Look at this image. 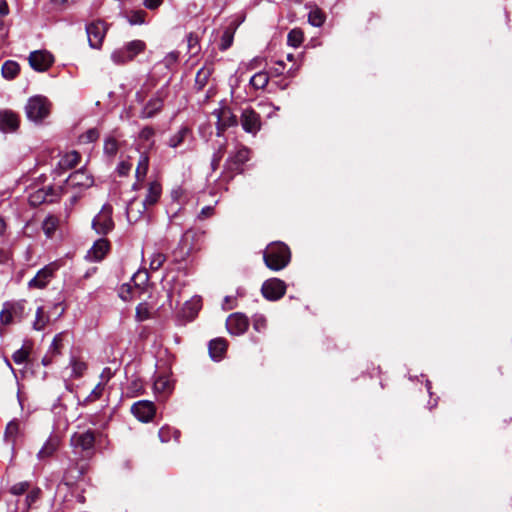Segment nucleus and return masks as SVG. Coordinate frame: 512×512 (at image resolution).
Wrapping results in <instances>:
<instances>
[{"mask_svg": "<svg viewBox=\"0 0 512 512\" xmlns=\"http://www.w3.org/2000/svg\"><path fill=\"white\" fill-rule=\"evenodd\" d=\"M54 62L51 53L46 50H36L29 55V64L37 72L47 71Z\"/></svg>", "mask_w": 512, "mask_h": 512, "instance_id": "obj_8", "label": "nucleus"}, {"mask_svg": "<svg viewBox=\"0 0 512 512\" xmlns=\"http://www.w3.org/2000/svg\"><path fill=\"white\" fill-rule=\"evenodd\" d=\"M129 54L126 52L124 46L122 48L116 49L111 54V59L115 64H124L131 61V58H127Z\"/></svg>", "mask_w": 512, "mask_h": 512, "instance_id": "obj_37", "label": "nucleus"}, {"mask_svg": "<svg viewBox=\"0 0 512 512\" xmlns=\"http://www.w3.org/2000/svg\"><path fill=\"white\" fill-rule=\"evenodd\" d=\"M146 209H143L141 202L132 200L129 202L126 208V215L129 222H136L144 213Z\"/></svg>", "mask_w": 512, "mask_h": 512, "instance_id": "obj_24", "label": "nucleus"}, {"mask_svg": "<svg viewBox=\"0 0 512 512\" xmlns=\"http://www.w3.org/2000/svg\"><path fill=\"white\" fill-rule=\"evenodd\" d=\"M149 280L147 271L139 270L133 274L130 283L124 284L122 289L127 288V292L131 293V297L140 294L146 287Z\"/></svg>", "mask_w": 512, "mask_h": 512, "instance_id": "obj_16", "label": "nucleus"}, {"mask_svg": "<svg viewBox=\"0 0 512 512\" xmlns=\"http://www.w3.org/2000/svg\"><path fill=\"white\" fill-rule=\"evenodd\" d=\"M99 138V132L97 129L92 128L81 135L80 139L82 142L91 143L95 142Z\"/></svg>", "mask_w": 512, "mask_h": 512, "instance_id": "obj_46", "label": "nucleus"}, {"mask_svg": "<svg viewBox=\"0 0 512 512\" xmlns=\"http://www.w3.org/2000/svg\"><path fill=\"white\" fill-rule=\"evenodd\" d=\"M0 13L3 14V15L8 13V8H7V5L5 3L0 5Z\"/></svg>", "mask_w": 512, "mask_h": 512, "instance_id": "obj_62", "label": "nucleus"}, {"mask_svg": "<svg viewBox=\"0 0 512 512\" xmlns=\"http://www.w3.org/2000/svg\"><path fill=\"white\" fill-rule=\"evenodd\" d=\"M131 412L139 421L147 423L155 415V406L151 401L140 400L132 405Z\"/></svg>", "mask_w": 512, "mask_h": 512, "instance_id": "obj_11", "label": "nucleus"}, {"mask_svg": "<svg viewBox=\"0 0 512 512\" xmlns=\"http://www.w3.org/2000/svg\"><path fill=\"white\" fill-rule=\"evenodd\" d=\"M71 445L80 452L91 451L94 448L95 436L91 430L74 433L70 439Z\"/></svg>", "mask_w": 512, "mask_h": 512, "instance_id": "obj_12", "label": "nucleus"}, {"mask_svg": "<svg viewBox=\"0 0 512 512\" xmlns=\"http://www.w3.org/2000/svg\"><path fill=\"white\" fill-rule=\"evenodd\" d=\"M163 4V0H143V5L146 9L156 10Z\"/></svg>", "mask_w": 512, "mask_h": 512, "instance_id": "obj_55", "label": "nucleus"}, {"mask_svg": "<svg viewBox=\"0 0 512 512\" xmlns=\"http://www.w3.org/2000/svg\"><path fill=\"white\" fill-rule=\"evenodd\" d=\"M59 447V439L57 437H49L42 448L39 450L37 454V458L42 460L44 458L50 457L54 454V452Z\"/></svg>", "mask_w": 512, "mask_h": 512, "instance_id": "obj_23", "label": "nucleus"}, {"mask_svg": "<svg viewBox=\"0 0 512 512\" xmlns=\"http://www.w3.org/2000/svg\"><path fill=\"white\" fill-rule=\"evenodd\" d=\"M104 388H105V384L99 382L95 386V388L91 391V393L88 395V397L86 398V401L93 402V401L100 399L103 395Z\"/></svg>", "mask_w": 512, "mask_h": 512, "instance_id": "obj_45", "label": "nucleus"}, {"mask_svg": "<svg viewBox=\"0 0 512 512\" xmlns=\"http://www.w3.org/2000/svg\"><path fill=\"white\" fill-rule=\"evenodd\" d=\"M179 59V52L172 51L169 52L163 59V63L167 68H170L171 66L175 65Z\"/></svg>", "mask_w": 512, "mask_h": 512, "instance_id": "obj_48", "label": "nucleus"}, {"mask_svg": "<svg viewBox=\"0 0 512 512\" xmlns=\"http://www.w3.org/2000/svg\"><path fill=\"white\" fill-rule=\"evenodd\" d=\"M304 40L303 32L300 29H292L287 36V43L289 46L297 48Z\"/></svg>", "mask_w": 512, "mask_h": 512, "instance_id": "obj_35", "label": "nucleus"}, {"mask_svg": "<svg viewBox=\"0 0 512 512\" xmlns=\"http://www.w3.org/2000/svg\"><path fill=\"white\" fill-rule=\"evenodd\" d=\"M135 96H136V100H137L138 102H143V101H144L145 94H144V93H142L141 91L136 92V95H135Z\"/></svg>", "mask_w": 512, "mask_h": 512, "instance_id": "obj_61", "label": "nucleus"}, {"mask_svg": "<svg viewBox=\"0 0 512 512\" xmlns=\"http://www.w3.org/2000/svg\"><path fill=\"white\" fill-rule=\"evenodd\" d=\"M51 103L44 96L30 97L25 106L27 118L34 123H41L50 114Z\"/></svg>", "mask_w": 512, "mask_h": 512, "instance_id": "obj_2", "label": "nucleus"}, {"mask_svg": "<svg viewBox=\"0 0 512 512\" xmlns=\"http://www.w3.org/2000/svg\"><path fill=\"white\" fill-rule=\"evenodd\" d=\"M116 170H117V173L119 174V176H126L129 174V172L131 170V164L126 161H121L117 165Z\"/></svg>", "mask_w": 512, "mask_h": 512, "instance_id": "obj_52", "label": "nucleus"}, {"mask_svg": "<svg viewBox=\"0 0 512 512\" xmlns=\"http://www.w3.org/2000/svg\"><path fill=\"white\" fill-rule=\"evenodd\" d=\"M166 261V256L162 252H154L150 257V268L158 270Z\"/></svg>", "mask_w": 512, "mask_h": 512, "instance_id": "obj_41", "label": "nucleus"}, {"mask_svg": "<svg viewBox=\"0 0 512 512\" xmlns=\"http://www.w3.org/2000/svg\"><path fill=\"white\" fill-rule=\"evenodd\" d=\"M261 292L267 300L276 301L284 296L286 284L278 278H271L262 284Z\"/></svg>", "mask_w": 512, "mask_h": 512, "instance_id": "obj_6", "label": "nucleus"}, {"mask_svg": "<svg viewBox=\"0 0 512 512\" xmlns=\"http://www.w3.org/2000/svg\"><path fill=\"white\" fill-rule=\"evenodd\" d=\"M285 70V63L282 60L276 61L275 66L272 68V73L276 76L283 74Z\"/></svg>", "mask_w": 512, "mask_h": 512, "instance_id": "obj_57", "label": "nucleus"}, {"mask_svg": "<svg viewBox=\"0 0 512 512\" xmlns=\"http://www.w3.org/2000/svg\"><path fill=\"white\" fill-rule=\"evenodd\" d=\"M60 342H61V334H57L49 347V353L51 355L60 353Z\"/></svg>", "mask_w": 512, "mask_h": 512, "instance_id": "obj_51", "label": "nucleus"}, {"mask_svg": "<svg viewBox=\"0 0 512 512\" xmlns=\"http://www.w3.org/2000/svg\"><path fill=\"white\" fill-rule=\"evenodd\" d=\"M28 488H29L28 482H26V481L19 482V483H16L11 486L10 492L13 495H22L23 493H25L27 491Z\"/></svg>", "mask_w": 512, "mask_h": 512, "instance_id": "obj_47", "label": "nucleus"}, {"mask_svg": "<svg viewBox=\"0 0 512 512\" xmlns=\"http://www.w3.org/2000/svg\"><path fill=\"white\" fill-rule=\"evenodd\" d=\"M267 327V320L262 314H255L253 316V328L257 332H263Z\"/></svg>", "mask_w": 512, "mask_h": 512, "instance_id": "obj_44", "label": "nucleus"}, {"mask_svg": "<svg viewBox=\"0 0 512 512\" xmlns=\"http://www.w3.org/2000/svg\"><path fill=\"white\" fill-rule=\"evenodd\" d=\"M24 301H6L0 311V323L9 325L14 320H21L24 316Z\"/></svg>", "mask_w": 512, "mask_h": 512, "instance_id": "obj_3", "label": "nucleus"}, {"mask_svg": "<svg viewBox=\"0 0 512 512\" xmlns=\"http://www.w3.org/2000/svg\"><path fill=\"white\" fill-rule=\"evenodd\" d=\"M234 33L227 29L223 32L220 42V50H227L233 43Z\"/></svg>", "mask_w": 512, "mask_h": 512, "instance_id": "obj_42", "label": "nucleus"}, {"mask_svg": "<svg viewBox=\"0 0 512 512\" xmlns=\"http://www.w3.org/2000/svg\"><path fill=\"white\" fill-rule=\"evenodd\" d=\"M109 250V242L104 238L96 240L93 246L88 250L86 259L92 262L102 260Z\"/></svg>", "mask_w": 512, "mask_h": 512, "instance_id": "obj_18", "label": "nucleus"}, {"mask_svg": "<svg viewBox=\"0 0 512 512\" xmlns=\"http://www.w3.org/2000/svg\"><path fill=\"white\" fill-rule=\"evenodd\" d=\"M141 139L150 140L154 136V129L151 127H144L139 134Z\"/></svg>", "mask_w": 512, "mask_h": 512, "instance_id": "obj_56", "label": "nucleus"}, {"mask_svg": "<svg viewBox=\"0 0 512 512\" xmlns=\"http://www.w3.org/2000/svg\"><path fill=\"white\" fill-rule=\"evenodd\" d=\"M308 22L314 27H320L325 22V14L318 7H314L308 14Z\"/></svg>", "mask_w": 512, "mask_h": 512, "instance_id": "obj_30", "label": "nucleus"}, {"mask_svg": "<svg viewBox=\"0 0 512 512\" xmlns=\"http://www.w3.org/2000/svg\"><path fill=\"white\" fill-rule=\"evenodd\" d=\"M201 308V299L199 297H193L190 301H187L184 307V313L193 319L197 312Z\"/></svg>", "mask_w": 512, "mask_h": 512, "instance_id": "obj_33", "label": "nucleus"}, {"mask_svg": "<svg viewBox=\"0 0 512 512\" xmlns=\"http://www.w3.org/2000/svg\"><path fill=\"white\" fill-rule=\"evenodd\" d=\"M80 161V154L77 151H70L65 153L58 162V169L66 171L74 168Z\"/></svg>", "mask_w": 512, "mask_h": 512, "instance_id": "obj_22", "label": "nucleus"}, {"mask_svg": "<svg viewBox=\"0 0 512 512\" xmlns=\"http://www.w3.org/2000/svg\"><path fill=\"white\" fill-rule=\"evenodd\" d=\"M189 133V129L186 127H182L177 133L171 136L169 140V145L172 148H176L184 141V138Z\"/></svg>", "mask_w": 512, "mask_h": 512, "instance_id": "obj_38", "label": "nucleus"}, {"mask_svg": "<svg viewBox=\"0 0 512 512\" xmlns=\"http://www.w3.org/2000/svg\"><path fill=\"white\" fill-rule=\"evenodd\" d=\"M52 362L51 358H49L48 356H45L43 359H42V364L44 366H48L50 363Z\"/></svg>", "mask_w": 512, "mask_h": 512, "instance_id": "obj_63", "label": "nucleus"}, {"mask_svg": "<svg viewBox=\"0 0 512 512\" xmlns=\"http://www.w3.org/2000/svg\"><path fill=\"white\" fill-rule=\"evenodd\" d=\"M261 61L262 59L259 58V57H255L253 58L248 64H247V68L248 69H255V68H258L261 66Z\"/></svg>", "mask_w": 512, "mask_h": 512, "instance_id": "obj_58", "label": "nucleus"}, {"mask_svg": "<svg viewBox=\"0 0 512 512\" xmlns=\"http://www.w3.org/2000/svg\"><path fill=\"white\" fill-rule=\"evenodd\" d=\"M164 95L162 91H157L140 111V118L150 119L156 116L163 108Z\"/></svg>", "mask_w": 512, "mask_h": 512, "instance_id": "obj_10", "label": "nucleus"}, {"mask_svg": "<svg viewBox=\"0 0 512 512\" xmlns=\"http://www.w3.org/2000/svg\"><path fill=\"white\" fill-rule=\"evenodd\" d=\"M76 0H51V2L56 6H64L74 3Z\"/></svg>", "mask_w": 512, "mask_h": 512, "instance_id": "obj_59", "label": "nucleus"}, {"mask_svg": "<svg viewBox=\"0 0 512 512\" xmlns=\"http://www.w3.org/2000/svg\"><path fill=\"white\" fill-rule=\"evenodd\" d=\"M103 149L105 154L114 156L118 151V143L114 138H107L104 142Z\"/></svg>", "mask_w": 512, "mask_h": 512, "instance_id": "obj_43", "label": "nucleus"}, {"mask_svg": "<svg viewBox=\"0 0 512 512\" xmlns=\"http://www.w3.org/2000/svg\"><path fill=\"white\" fill-rule=\"evenodd\" d=\"M250 149L246 146L240 145L237 147L236 151L230 154L227 163L231 170L242 173V166L249 161L250 159Z\"/></svg>", "mask_w": 512, "mask_h": 512, "instance_id": "obj_13", "label": "nucleus"}, {"mask_svg": "<svg viewBox=\"0 0 512 512\" xmlns=\"http://www.w3.org/2000/svg\"><path fill=\"white\" fill-rule=\"evenodd\" d=\"M147 13L144 10H133L126 15L130 25H143L146 23Z\"/></svg>", "mask_w": 512, "mask_h": 512, "instance_id": "obj_31", "label": "nucleus"}, {"mask_svg": "<svg viewBox=\"0 0 512 512\" xmlns=\"http://www.w3.org/2000/svg\"><path fill=\"white\" fill-rule=\"evenodd\" d=\"M115 375V371L110 367H105L100 374V381L103 384H107Z\"/></svg>", "mask_w": 512, "mask_h": 512, "instance_id": "obj_50", "label": "nucleus"}, {"mask_svg": "<svg viewBox=\"0 0 512 512\" xmlns=\"http://www.w3.org/2000/svg\"><path fill=\"white\" fill-rule=\"evenodd\" d=\"M208 349L212 360L220 361L227 350V343L223 338H215L209 342Z\"/></svg>", "mask_w": 512, "mask_h": 512, "instance_id": "obj_21", "label": "nucleus"}, {"mask_svg": "<svg viewBox=\"0 0 512 512\" xmlns=\"http://www.w3.org/2000/svg\"><path fill=\"white\" fill-rule=\"evenodd\" d=\"M213 214H214V207L213 206H205L201 209L197 218L199 220H204V219L211 217Z\"/></svg>", "mask_w": 512, "mask_h": 512, "instance_id": "obj_53", "label": "nucleus"}, {"mask_svg": "<svg viewBox=\"0 0 512 512\" xmlns=\"http://www.w3.org/2000/svg\"><path fill=\"white\" fill-rule=\"evenodd\" d=\"M71 376L73 378H80L87 370V364L84 361H80L74 357L70 359Z\"/></svg>", "mask_w": 512, "mask_h": 512, "instance_id": "obj_32", "label": "nucleus"}, {"mask_svg": "<svg viewBox=\"0 0 512 512\" xmlns=\"http://www.w3.org/2000/svg\"><path fill=\"white\" fill-rule=\"evenodd\" d=\"M198 44H199L198 36L194 33H189L187 35V45H188L189 50L196 49L198 47Z\"/></svg>", "mask_w": 512, "mask_h": 512, "instance_id": "obj_54", "label": "nucleus"}, {"mask_svg": "<svg viewBox=\"0 0 512 512\" xmlns=\"http://www.w3.org/2000/svg\"><path fill=\"white\" fill-rule=\"evenodd\" d=\"M68 185L78 188H89L93 185L94 179L85 170L79 169L67 178Z\"/></svg>", "mask_w": 512, "mask_h": 512, "instance_id": "obj_17", "label": "nucleus"}, {"mask_svg": "<svg viewBox=\"0 0 512 512\" xmlns=\"http://www.w3.org/2000/svg\"><path fill=\"white\" fill-rule=\"evenodd\" d=\"M19 126V118L16 113L10 110L0 111V130L3 132H13Z\"/></svg>", "mask_w": 512, "mask_h": 512, "instance_id": "obj_19", "label": "nucleus"}, {"mask_svg": "<svg viewBox=\"0 0 512 512\" xmlns=\"http://www.w3.org/2000/svg\"><path fill=\"white\" fill-rule=\"evenodd\" d=\"M248 326V318L242 313H233L226 320V328L231 335L244 334Z\"/></svg>", "mask_w": 512, "mask_h": 512, "instance_id": "obj_14", "label": "nucleus"}, {"mask_svg": "<svg viewBox=\"0 0 512 512\" xmlns=\"http://www.w3.org/2000/svg\"><path fill=\"white\" fill-rule=\"evenodd\" d=\"M2 75L5 79H14L20 71V66L16 61L7 60L2 65Z\"/></svg>", "mask_w": 512, "mask_h": 512, "instance_id": "obj_26", "label": "nucleus"}, {"mask_svg": "<svg viewBox=\"0 0 512 512\" xmlns=\"http://www.w3.org/2000/svg\"><path fill=\"white\" fill-rule=\"evenodd\" d=\"M92 228L99 235H107L114 229L112 208L104 205L92 221Z\"/></svg>", "mask_w": 512, "mask_h": 512, "instance_id": "obj_4", "label": "nucleus"}, {"mask_svg": "<svg viewBox=\"0 0 512 512\" xmlns=\"http://www.w3.org/2000/svg\"><path fill=\"white\" fill-rule=\"evenodd\" d=\"M6 230V222L0 217V235H3Z\"/></svg>", "mask_w": 512, "mask_h": 512, "instance_id": "obj_60", "label": "nucleus"}, {"mask_svg": "<svg viewBox=\"0 0 512 512\" xmlns=\"http://www.w3.org/2000/svg\"><path fill=\"white\" fill-rule=\"evenodd\" d=\"M213 115L217 118L218 134L227 127L236 126L238 124L237 116L234 115L228 107L215 109Z\"/></svg>", "mask_w": 512, "mask_h": 512, "instance_id": "obj_15", "label": "nucleus"}, {"mask_svg": "<svg viewBox=\"0 0 512 512\" xmlns=\"http://www.w3.org/2000/svg\"><path fill=\"white\" fill-rule=\"evenodd\" d=\"M298 69H299V67H296V68H294V69H292V68H291V69L288 71V75H289L290 77H294V76H295V74H296V72L298 71Z\"/></svg>", "mask_w": 512, "mask_h": 512, "instance_id": "obj_64", "label": "nucleus"}, {"mask_svg": "<svg viewBox=\"0 0 512 512\" xmlns=\"http://www.w3.org/2000/svg\"><path fill=\"white\" fill-rule=\"evenodd\" d=\"M49 322V316L45 314L43 307H38L36 310L35 320L33 322V328L37 331H41L45 328Z\"/></svg>", "mask_w": 512, "mask_h": 512, "instance_id": "obj_34", "label": "nucleus"}, {"mask_svg": "<svg viewBox=\"0 0 512 512\" xmlns=\"http://www.w3.org/2000/svg\"><path fill=\"white\" fill-rule=\"evenodd\" d=\"M291 253L287 245L282 242L270 243L263 253L265 265L273 270L280 271L290 262Z\"/></svg>", "mask_w": 512, "mask_h": 512, "instance_id": "obj_1", "label": "nucleus"}, {"mask_svg": "<svg viewBox=\"0 0 512 512\" xmlns=\"http://www.w3.org/2000/svg\"><path fill=\"white\" fill-rule=\"evenodd\" d=\"M149 168V157L147 154L142 153L139 156L137 167H136V180L137 182L143 181L147 175Z\"/></svg>", "mask_w": 512, "mask_h": 512, "instance_id": "obj_25", "label": "nucleus"}, {"mask_svg": "<svg viewBox=\"0 0 512 512\" xmlns=\"http://www.w3.org/2000/svg\"><path fill=\"white\" fill-rule=\"evenodd\" d=\"M57 270V265L55 263H50L40 269L37 274L28 282L29 288L35 289H43L47 286V284L52 279L55 271Z\"/></svg>", "mask_w": 512, "mask_h": 512, "instance_id": "obj_9", "label": "nucleus"}, {"mask_svg": "<svg viewBox=\"0 0 512 512\" xmlns=\"http://www.w3.org/2000/svg\"><path fill=\"white\" fill-rule=\"evenodd\" d=\"M161 193V184L157 181L150 182L146 196L144 200L141 202L142 208L147 209L148 207L155 205L160 199Z\"/></svg>", "mask_w": 512, "mask_h": 512, "instance_id": "obj_20", "label": "nucleus"}, {"mask_svg": "<svg viewBox=\"0 0 512 512\" xmlns=\"http://www.w3.org/2000/svg\"><path fill=\"white\" fill-rule=\"evenodd\" d=\"M249 83L254 89H264L269 83V76L266 72L259 71L250 78Z\"/></svg>", "mask_w": 512, "mask_h": 512, "instance_id": "obj_29", "label": "nucleus"}, {"mask_svg": "<svg viewBox=\"0 0 512 512\" xmlns=\"http://www.w3.org/2000/svg\"><path fill=\"white\" fill-rule=\"evenodd\" d=\"M135 317L139 322L145 321L150 317V308L146 302H142L136 307Z\"/></svg>", "mask_w": 512, "mask_h": 512, "instance_id": "obj_40", "label": "nucleus"}, {"mask_svg": "<svg viewBox=\"0 0 512 512\" xmlns=\"http://www.w3.org/2000/svg\"><path fill=\"white\" fill-rule=\"evenodd\" d=\"M106 32V24L102 21H94L87 24L86 33L89 46L93 49H99L102 46Z\"/></svg>", "mask_w": 512, "mask_h": 512, "instance_id": "obj_5", "label": "nucleus"}, {"mask_svg": "<svg viewBox=\"0 0 512 512\" xmlns=\"http://www.w3.org/2000/svg\"><path fill=\"white\" fill-rule=\"evenodd\" d=\"M58 225V219L55 216H47L42 224V228L47 237H52Z\"/></svg>", "mask_w": 512, "mask_h": 512, "instance_id": "obj_36", "label": "nucleus"}, {"mask_svg": "<svg viewBox=\"0 0 512 512\" xmlns=\"http://www.w3.org/2000/svg\"><path fill=\"white\" fill-rule=\"evenodd\" d=\"M171 389L169 380L164 377H159L154 382V390L157 393H169Z\"/></svg>", "mask_w": 512, "mask_h": 512, "instance_id": "obj_39", "label": "nucleus"}, {"mask_svg": "<svg viewBox=\"0 0 512 512\" xmlns=\"http://www.w3.org/2000/svg\"><path fill=\"white\" fill-rule=\"evenodd\" d=\"M126 52L129 54L127 58L134 59L135 56L143 52L146 48V44L142 40H133L124 45Z\"/></svg>", "mask_w": 512, "mask_h": 512, "instance_id": "obj_27", "label": "nucleus"}, {"mask_svg": "<svg viewBox=\"0 0 512 512\" xmlns=\"http://www.w3.org/2000/svg\"><path fill=\"white\" fill-rule=\"evenodd\" d=\"M240 120L242 128L246 133L256 135L261 129V117L250 107L243 109Z\"/></svg>", "mask_w": 512, "mask_h": 512, "instance_id": "obj_7", "label": "nucleus"}, {"mask_svg": "<svg viewBox=\"0 0 512 512\" xmlns=\"http://www.w3.org/2000/svg\"><path fill=\"white\" fill-rule=\"evenodd\" d=\"M19 433H20L19 421L17 419H13L6 426L5 435H4L5 440L10 441L12 443V445H14L15 439L19 435Z\"/></svg>", "mask_w": 512, "mask_h": 512, "instance_id": "obj_28", "label": "nucleus"}, {"mask_svg": "<svg viewBox=\"0 0 512 512\" xmlns=\"http://www.w3.org/2000/svg\"><path fill=\"white\" fill-rule=\"evenodd\" d=\"M27 357L28 352L23 348L16 350L12 355V359L16 364H23L26 361Z\"/></svg>", "mask_w": 512, "mask_h": 512, "instance_id": "obj_49", "label": "nucleus"}]
</instances>
